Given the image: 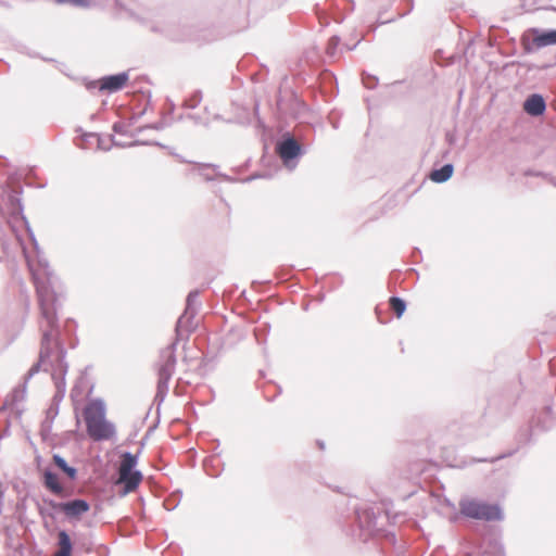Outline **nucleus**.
I'll list each match as a JSON object with an SVG mask.
<instances>
[{
    "label": "nucleus",
    "mask_w": 556,
    "mask_h": 556,
    "mask_svg": "<svg viewBox=\"0 0 556 556\" xmlns=\"http://www.w3.org/2000/svg\"><path fill=\"white\" fill-rule=\"evenodd\" d=\"M48 269V264H46L45 274L47 277L45 279L39 278L37 275L33 276L38 296L40 314L46 321V327L42 329L41 346L38 361L31 365L28 372L25 375L26 383L33 376L41 370L43 364L48 363L49 367L51 368V363L55 362V359L51 361L53 346L58 352V341L63 342L61 339V330L58 323V314L55 308L56 294L51 287L49 277L50 273ZM56 356L58 353L55 354V357Z\"/></svg>",
    "instance_id": "obj_1"
},
{
    "label": "nucleus",
    "mask_w": 556,
    "mask_h": 556,
    "mask_svg": "<svg viewBox=\"0 0 556 556\" xmlns=\"http://www.w3.org/2000/svg\"><path fill=\"white\" fill-rule=\"evenodd\" d=\"M200 291L194 289L191 290L186 298V306L182 314L176 321L175 325V340L163 349L160 353V363L157 364V382L156 392L153 402L160 406L167 393L168 384L175 372L177 357L176 350L177 344L180 341H188L191 332L193 331L192 320L195 317L200 303L198 298Z\"/></svg>",
    "instance_id": "obj_2"
},
{
    "label": "nucleus",
    "mask_w": 556,
    "mask_h": 556,
    "mask_svg": "<svg viewBox=\"0 0 556 556\" xmlns=\"http://www.w3.org/2000/svg\"><path fill=\"white\" fill-rule=\"evenodd\" d=\"M3 194L7 197V208H8V224L11 230L15 233L20 240L17 224L21 223L25 227L29 239L31 240L36 250H38V242L35 233L29 225L27 217L24 214V206L22 203L23 187L20 185V176L16 172L10 173L8 180L1 185Z\"/></svg>",
    "instance_id": "obj_3"
},
{
    "label": "nucleus",
    "mask_w": 556,
    "mask_h": 556,
    "mask_svg": "<svg viewBox=\"0 0 556 556\" xmlns=\"http://www.w3.org/2000/svg\"><path fill=\"white\" fill-rule=\"evenodd\" d=\"M84 419L88 435L97 441H110L116 437L114 422L106 419V405L103 399L90 400L84 409Z\"/></svg>",
    "instance_id": "obj_4"
},
{
    "label": "nucleus",
    "mask_w": 556,
    "mask_h": 556,
    "mask_svg": "<svg viewBox=\"0 0 556 556\" xmlns=\"http://www.w3.org/2000/svg\"><path fill=\"white\" fill-rule=\"evenodd\" d=\"M552 415V407L545 406L541 416L536 418V420L532 421L526 427H521L516 433L515 440L517 446L508 452L502 453L494 457H484V458H472V463H495L497 460L507 458L513 456L521 446L530 444L532 442L533 431L534 429H539L541 431H547L551 426L546 425L545 418H548Z\"/></svg>",
    "instance_id": "obj_5"
},
{
    "label": "nucleus",
    "mask_w": 556,
    "mask_h": 556,
    "mask_svg": "<svg viewBox=\"0 0 556 556\" xmlns=\"http://www.w3.org/2000/svg\"><path fill=\"white\" fill-rule=\"evenodd\" d=\"M460 514L469 519L483 521H502L504 511L500 504L488 503L476 498H463L459 501Z\"/></svg>",
    "instance_id": "obj_6"
},
{
    "label": "nucleus",
    "mask_w": 556,
    "mask_h": 556,
    "mask_svg": "<svg viewBox=\"0 0 556 556\" xmlns=\"http://www.w3.org/2000/svg\"><path fill=\"white\" fill-rule=\"evenodd\" d=\"M46 506L51 509L48 515L52 518L58 514H62L64 519L70 523H76L81 520L83 516L90 510V503L81 497H74L67 501H55L53 498H42Z\"/></svg>",
    "instance_id": "obj_7"
},
{
    "label": "nucleus",
    "mask_w": 556,
    "mask_h": 556,
    "mask_svg": "<svg viewBox=\"0 0 556 556\" xmlns=\"http://www.w3.org/2000/svg\"><path fill=\"white\" fill-rule=\"evenodd\" d=\"M523 54H533L539 50L556 45V28L529 27L520 37Z\"/></svg>",
    "instance_id": "obj_8"
},
{
    "label": "nucleus",
    "mask_w": 556,
    "mask_h": 556,
    "mask_svg": "<svg viewBox=\"0 0 556 556\" xmlns=\"http://www.w3.org/2000/svg\"><path fill=\"white\" fill-rule=\"evenodd\" d=\"M276 152L285 167L293 170L298 166L300 159L305 154L306 149L289 131H286L276 143Z\"/></svg>",
    "instance_id": "obj_9"
},
{
    "label": "nucleus",
    "mask_w": 556,
    "mask_h": 556,
    "mask_svg": "<svg viewBox=\"0 0 556 556\" xmlns=\"http://www.w3.org/2000/svg\"><path fill=\"white\" fill-rule=\"evenodd\" d=\"M66 350L63 342L58 341V356L55 362L51 363V378L54 382L55 393L53 400L62 402L66 392L65 377L68 371V364L65 359Z\"/></svg>",
    "instance_id": "obj_10"
},
{
    "label": "nucleus",
    "mask_w": 556,
    "mask_h": 556,
    "mask_svg": "<svg viewBox=\"0 0 556 556\" xmlns=\"http://www.w3.org/2000/svg\"><path fill=\"white\" fill-rule=\"evenodd\" d=\"M129 81V71L100 77V92L115 93L123 90Z\"/></svg>",
    "instance_id": "obj_11"
},
{
    "label": "nucleus",
    "mask_w": 556,
    "mask_h": 556,
    "mask_svg": "<svg viewBox=\"0 0 556 556\" xmlns=\"http://www.w3.org/2000/svg\"><path fill=\"white\" fill-rule=\"evenodd\" d=\"M546 100L543 94L534 92L530 93L523 101V111L532 117L543 116L546 112Z\"/></svg>",
    "instance_id": "obj_12"
},
{
    "label": "nucleus",
    "mask_w": 556,
    "mask_h": 556,
    "mask_svg": "<svg viewBox=\"0 0 556 556\" xmlns=\"http://www.w3.org/2000/svg\"><path fill=\"white\" fill-rule=\"evenodd\" d=\"M354 515L359 529L371 533L377 522L374 509L371 507H355Z\"/></svg>",
    "instance_id": "obj_13"
},
{
    "label": "nucleus",
    "mask_w": 556,
    "mask_h": 556,
    "mask_svg": "<svg viewBox=\"0 0 556 556\" xmlns=\"http://www.w3.org/2000/svg\"><path fill=\"white\" fill-rule=\"evenodd\" d=\"M40 481L46 490L52 494L60 495L64 491L63 484L59 481L58 475L49 467L39 469Z\"/></svg>",
    "instance_id": "obj_14"
},
{
    "label": "nucleus",
    "mask_w": 556,
    "mask_h": 556,
    "mask_svg": "<svg viewBox=\"0 0 556 556\" xmlns=\"http://www.w3.org/2000/svg\"><path fill=\"white\" fill-rule=\"evenodd\" d=\"M197 172L206 181H213L215 178H222L229 182L236 181L235 178L218 172V165L212 163H197Z\"/></svg>",
    "instance_id": "obj_15"
},
{
    "label": "nucleus",
    "mask_w": 556,
    "mask_h": 556,
    "mask_svg": "<svg viewBox=\"0 0 556 556\" xmlns=\"http://www.w3.org/2000/svg\"><path fill=\"white\" fill-rule=\"evenodd\" d=\"M143 479V475L140 470H122L121 481L124 485V490L121 492L122 496L134 492Z\"/></svg>",
    "instance_id": "obj_16"
},
{
    "label": "nucleus",
    "mask_w": 556,
    "mask_h": 556,
    "mask_svg": "<svg viewBox=\"0 0 556 556\" xmlns=\"http://www.w3.org/2000/svg\"><path fill=\"white\" fill-rule=\"evenodd\" d=\"M454 174V165L445 163L438 168H432L429 178L435 184H444L451 179Z\"/></svg>",
    "instance_id": "obj_17"
},
{
    "label": "nucleus",
    "mask_w": 556,
    "mask_h": 556,
    "mask_svg": "<svg viewBox=\"0 0 556 556\" xmlns=\"http://www.w3.org/2000/svg\"><path fill=\"white\" fill-rule=\"evenodd\" d=\"M53 465L64 473L71 481H76L78 476V470L74 466L68 465L66 459L60 454L52 455Z\"/></svg>",
    "instance_id": "obj_18"
},
{
    "label": "nucleus",
    "mask_w": 556,
    "mask_h": 556,
    "mask_svg": "<svg viewBox=\"0 0 556 556\" xmlns=\"http://www.w3.org/2000/svg\"><path fill=\"white\" fill-rule=\"evenodd\" d=\"M58 546L55 556H73V542L70 533L64 529L58 531Z\"/></svg>",
    "instance_id": "obj_19"
},
{
    "label": "nucleus",
    "mask_w": 556,
    "mask_h": 556,
    "mask_svg": "<svg viewBox=\"0 0 556 556\" xmlns=\"http://www.w3.org/2000/svg\"><path fill=\"white\" fill-rule=\"evenodd\" d=\"M26 384L27 383L24 381L22 389L16 388L8 395L3 406L0 407V412L7 409L8 406H14L24 399L26 392Z\"/></svg>",
    "instance_id": "obj_20"
},
{
    "label": "nucleus",
    "mask_w": 556,
    "mask_h": 556,
    "mask_svg": "<svg viewBox=\"0 0 556 556\" xmlns=\"http://www.w3.org/2000/svg\"><path fill=\"white\" fill-rule=\"evenodd\" d=\"M389 305L393 309L394 315L397 318H401L404 315L406 307H407L406 301L396 295L390 296Z\"/></svg>",
    "instance_id": "obj_21"
},
{
    "label": "nucleus",
    "mask_w": 556,
    "mask_h": 556,
    "mask_svg": "<svg viewBox=\"0 0 556 556\" xmlns=\"http://www.w3.org/2000/svg\"><path fill=\"white\" fill-rule=\"evenodd\" d=\"M140 454H141V448H139L136 454H134L129 451H125L122 454V457L125 462L123 470H137L136 466L138 465Z\"/></svg>",
    "instance_id": "obj_22"
},
{
    "label": "nucleus",
    "mask_w": 556,
    "mask_h": 556,
    "mask_svg": "<svg viewBox=\"0 0 556 556\" xmlns=\"http://www.w3.org/2000/svg\"><path fill=\"white\" fill-rule=\"evenodd\" d=\"M110 140L112 142V146L117 148H127V147H137V146H157V147H164L162 143L157 141H141V140H134L129 143H125L122 141H118L115 139L113 135H110Z\"/></svg>",
    "instance_id": "obj_23"
},
{
    "label": "nucleus",
    "mask_w": 556,
    "mask_h": 556,
    "mask_svg": "<svg viewBox=\"0 0 556 556\" xmlns=\"http://www.w3.org/2000/svg\"><path fill=\"white\" fill-rule=\"evenodd\" d=\"M203 93L200 89L194 90L191 96L185 100L184 106L187 109H195L202 101Z\"/></svg>",
    "instance_id": "obj_24"
},
{
    "label": "nucleus",
    "mask_w": 556,
    "mask_h": 556,
    "mask_svg": "<svg viewBox=\"0 0 556 556\" xmlns=\"http://www.w3.org/2000/svg\"><path fill=\"white\" fill-rule=\"evenodd\" d=\"M114 2H115L116 8H118V9H121V10H124L125 12H127V13H128V15H129L131 18H134L136 22H138V23H139V24H141V25H147L148 20H147L146 17H143V16H141V15H139V14H137L136 12H134V10H131V9L127 8L126 5H124V4L122 3V1H121V0H114Z\"/></svg>",
    "instance_id": "obj_25"
},
{
    "label": "nucleus",
    "mask_w": 556,
    "mask_h": 556,
    "mask_svg": "<svg viewBox=\"0 0 556 556\" xmlns=\"http://www.w3.org/2000/svg\"><path fill=\"white\" fill-rule=\"evenodd\" d=\"M215 460H216L215 456L206 457L203 460V467H204L206 475L216 478L220 475V470L215 467V465H214Z\"/></svg>",
    "instance_id": "obj_26"
},
{
    "label": "nucleus",
    "mask_w": 556,
    "mask_h": 556,
    "mask_svg": "<svg viewBox=\"0 0 556 556\" xmlns=\"http://www.w3.org/2000/svg\"><path fill=\"white\" fill-rule=\"evenodd\" d=\"M362 83L367 89H375L379 84V78L367 72H362Z\"/></svg>",
    "instance_id": "obj_27"
},
{
    "label": "nucleus",
    "mask_w": 556,
    "mask_h": 556,
    "mask_svg": "<svg viewBox=\"0 0 556 556\" xmlns=\"http://www.w3.org/2000/svg\"><path fill=\"white\" fill-rule=\"evenodd\" d=\"M270 330V325L268 323H265L262 328L255 329L254 333L256 337V341L258 344H264L266 341V334Z\"/></svg>",
    "instance_id": "obj_28"
},
{
    "label": "nucleus",
    "mask_w": 556,
    "mask_h": 556,
    "mask_svg": "<svg viewBox=\"0 0 556 556\" xmlns=\"http://www.w3.org/2000/svg\"><path fill=\"white\" fill-rule=\"evenodd\" d=\"M53 421L43 419L40 425V435L43 440L49 439L52 431Z\"/></svg>",
    "instance_id": "obj_29"
},
{
    "label": "nucleus",
    "mask_w": 556,
    "mask_h": 556,
    "mask_svg": "<svg viewBox=\"0 0 556 556\" xmlns=\"http://www.w3.org/2000/svg\"><path fill=\"white\" fill-rule=\"evenodd\" d=\"M112 130L115 132V134H118V135H123V136H130L132 137L134 135L130 134L128 131V127L126 125V123L124 121L122 122H115L112 126Z\"/></svg>",
    "instance_id": "obj_30"
},
{
    "label": "nucleus",
    "mask_w": 556,
    "mask_h": 556,
    "mask_svg": "<svg viewBox=\"0 0 556 556\" xmlns=\"http://www.w3.org/2000/svg\"><path fill=\"white\" fill-rule=\"evenodd\" d=\"M170 123H168L167 121H165V115H163L162 119L159 121V122H155V123H152V124H149V125H146L143 127H140L138 129V131H141L142 129L144 128H150V129H155V130H163L164 128H166L167 126H169Z\"/></svg>",
    "instance_id": "obj_31"
},
{
    "label": "nucleus",
    "mask_w": 556,
    "mask_h": 556,
    "mask_svg": "<svg viewBox=\"0 0 556 556\" xmlns=\"http://www.w3.org/2000/svg\"><path fill=\"white\" fill-rule=\"evenodd\" d=\"M59 4H72L73 7L77 8H88L90 5L89 0H55Z\"/></svg>",
    "instance_id": "obj_32"
},
{
    "label": "nucleus",
    "mask_w": 556,
    "mask_h": 556,
    "mask_svg": "<svg viewBox=\"0 0 556 556\" xmlns=\"http://www.w3.org/2000/svg\"><path fill=\"white\" fill-rule=\"evenodd\" d=\"M146 111H147V108H144L143 110H141L138 113H134V114L127 116L124 119V122L126 123L127 127L129 128L132 125H135L137 123V121L144 115Z\"/></svg>",
    "instance_id": "obj_33"
},
{
    "label": "nucleus",
    "mask_w": 556,
    "mask_h": 556,
    "mask_svg": "<svg viewBox=\"0 0 556 556\" xmlns=\"http://www.w3.org/2000/svg\"><path fill=\"white\" fill-rule=\"evenodd\" d=\"M187 118L193 121L194 124H201L204 127L210 128V122L207 119L202 118L200 115L188 114Z\"/></svg>",
    "instance_id": "obj_34"
},
{
    "label": "nucleus",
    "mask_w": 556,
    "mask_h": 556,
    "mask_svg": "<svg viewBox=\"0 0 556 556\" xmlns=\"http://www.w3.org/2000/svg\"><path fill=\"white\" fill-rule=\"evenodd\" d=\"M271 175L267 172H264V173H257V174H253L247 178H243L241 181L242 182H250L252 180H255V179H258V178H270Z\"/></svg>",
    "instance_id": "obj_35"
},
{
    "label": "nucleus",
    "mask_w": 556,
    "mask_h": 556,
    "mask_svg": "<svg viewBox=\"0 0 556 556\" xmlns=\"http://www.w3.org/2000/svg\"><path fill=\"white\" fill-rule=\"evenodd\" d=\"M100 78L96 80L85 79V87L87 90L92 91L94 89L99 90Z\"/></svg>",
    "instance_id": "obj_36"
},
{
    "label": "nucleus",
    "mask_w": 556,
    "mask_h": 556,
    "mask_svg": "<svg viewBox=\"0 0 556 556\" xmlns=\"http://www.w3.org/2000/svg\"><path fill=\"white\" fill-rule=\"evenodd\" d=\"M338 43H339V37L338 36H333V37L330 38L329 43H328V49H327L329 54H333L334 53Z\"/></svg>",
    "instance_id": "obj_37"
},
{
    "label": "nucleus",
    "mask_w": 556,
    "mask_h": 556,
    "mask_svg": "<svg viewBox=\"0 0 556 556\" xmlns=\"http://www.w3.org/2000/svg\"><path fill=\"white\" fill-rule=\"evenodd\" d=\"M525 176L527 177H544L545 174L543 172L534 170V169H527L525 172Z\"/></svg>",
    "instance_id": "obj_38"
},
{
    "label": "nucleus",
    "mask_w": 556,
    "mask_h": 556,
    "mask_svg": "<svg viewBox=\"0 0 556 556\" xmlns=\"http://www.w3.org/2000/svg\"><path fill=\"white\" fill-rule=\"evenodd\" d=\"M58 412H55V408L54 409H51L50 407H48V409L46 410V417L45 419H48V420H51V421H54L55 417L58 416Z\"/></svg>",
    "instance_id": "obj_39"
},
{
    "label": "nucleus",
    "mask_w": 556,
    "mask_h": 556,
    "mask_svg": "<svg viewBox=\"0 0 556 556\" xmlns=\"http://www.w3.org/2000/svg\"><path fill=\"white\" fill-rule=\"evenodd\" d=\"M178 503H179V500H177V501L166 500V501L164 502V507H165L167 510H173V509H175V508L177 507Z\"/></svg>",
    "instance_id": "obj_40"
},
{
    "label": "nucleus",
    "mask_w": 556,
    "mask_h": 556,
    "mask_svg": "<svg viewBox=\"0 0 556 556\" xmlns=\"http://www.w3.org/2000/svg\"><path fill=\"white\" fill-rule=\"evenodd\" d=\"M154 430V427H150L149 430L147 431L146 435L142 438V440L140 441V448L142 450L144 444H146V440L148 439L149 434Z\"/></svg>",
    "instance_id": "obj_41"
},
{
    "label": "nucleus",
    "mask_w": 556,
    "mask_h": 556,
    "mask_svg": "<svg viewBox=\"0 0 556 556\" xmlns=\"http://www.w3.org/2000/svg\"><path fill=\"white\" fill-rule=\"evenodd\" d=\"M167 102H168V104H169V109L167 110V112H166V113H164V114H163V115H165V117H166L167 115H172V114H173V112H174V109H175V104H174V102H173V101H170L169 99H167Z\"/></svg>",
    "instance_id": "obj_42"
},
{
    "label": "nucleus",
    "mask_w": 556,
    "mask_h": 556,
    "mask_svg": "<svg viewBox=\"0 0 556 556\" xmlns=\"http://www.w3.org/2000/svg\"><path fill=\"white\" fill-rule=\"evenodd\" d=\"M60 404H61V402H59V401H55V400L51 399V404H50V406H49V407H50L51 409H54V408H55V412H58V413H59Z\"/></svg>",
    "instance_id": "obj_43"
},
{
    "label": "nucleus",
    "mask_w": 556,
    "mask_h": 556,
    "mask_svg": "<svg viewBox=\"0 0 556 556\" xmlns=\"http://www.w3.org/2000/svg\"><path fill=\"white\" fill-rule=\"evenodd\" d=\"M141 92H142L143 98L147 99V103L150 104L151 97H152L151 91L150 90H146V91H141Z\"/></svg>",
    "instance_id": "obj_44"
},
{
    "label": "nucleus",
    "mask_w": 556,
    "mask_h": 556,
    "mask_svg": "<svg viewBox=\"0 0 556 556\" xmlns=\"http://www.w3.org/2000/svg\"><path fill=\"white\" fill-rule=\"evenodd\" d=\"M66 327L68 328L70 331H74V329L76 327L75 320L68 319L66 321Z\"/></svg>",
    "instance_id": "obj_45"
},
{
    "label": "nucleus",
    "mask_w": 556,
    "mask_h": 556,
    "mask_svg": "<svg viewBox=\"0 0 556 556\" xmlns=\"http://www.w3.org/2000/svg\"><path fill=\"white\" fill-rule=\"evenodd\" d=\"M329 279H337V283L341 285L343 282V279L340 275L333 274L329 277Z\"/></svg>",
    "instance_id": "obj_46"
},
{
    "label": "nucleus",
    "mask_w": 556,
    "mask_h": 556,
    "mask_svg": "<svg viewBox=\"0 0 556 556\" xmlns=\"http://www.w3.org/2000/svg\"><path fill=\"white\" fill-rule=\"evenodd\" d=\"M89 136H94V137L98 138V140H99V149H102L104 151H108L110 149V148H104V147L101 146V138H100V136L98 134H90Z\"/></svg>",
    "instance_id": "obj_47"
},
{
    "label": "nucleus",
    "mask_w": 556,
    "mask_h": 556,
    "mask_svg": "<svg viewBox=\"0 0 556 556\" xmlns=\"http://www.w3.org/2000/svg\"><path fill=\"white\" fill-rule=\"evenodd\" d=\"M213 119L214 121H222V122H226V119L220 115V114H214L213 115ZM230 121H227V123H229Z\"/></svg>",
    "instance_id": "obj_48"
},
{
    "label": "nucleus",
    "mask_w": 556,
    "mask_h": 556,
    "mask_svg": "<svg viewBox=\"0 0 556 556\" xmlns=\"http://www.w3.org/2000/svg\"><path fill=\"white\" fill-rule=\"evenodd\" d=\"M407 2V12H412L414 8V0H406Z\"/></svg>",
    "instance_id": "obj_49"
},
{
    "label": "nucleus",
    "mask_w": 556,
    "mask_h": 556,
    "mask_svg": "<svg viewBox=\"0 0 556 556\" xmlns=\"http://www.w3.org/2000/svg\"><path fill=\"white\" fill-rule=\"evenodd\" d=\"M446 140L450 144L454 143V137L450 132L446 134Z\"/></svg>",
    "instance_id": "obj_50"
},
{
    "label": "nucleus",
    "mask_w": 556,
    "mask_h": 556,
    "mask_svg": "<svg viewBox=\"0 0 556 556\" xmlns=\"http://www.w3.org/2000/svg\"><path fill=\"white\" fill-rule=\"evenodd\" d=\"M7 164H8V160L4 156L0 155V166H4Z\"/></svg>",
    "instance_id": "obj_51"
},
{
    "label": "nucleus",
    "mask_w": 556,
    "mask_h": 556,
    "mask_svg": "<svg viewBox=\"0 0 556 556\" xmlns=\"http://www.w3.org/2000/svg\"><path fill=\"white\" fill-rule=\"evenodd\" d=\"M317 445H318V447H319L320 450H324V448H325V443H324V441L318 440V441H317Z\"/></svg>",
    "instance_id": "obj_52"
},
{
    "label": "nucleus",
    "mask_w": 556,
    "mask_h": 556,
    "mask_svg": "<svg viewBox=\"0 0 556 556\" xmlns=\"http://www.w3.org/2000/svg\"><path fill=\"white\" fill-rule=\"evenodd\" d=\"M36 463H37V466H38V470L41 469L40 468V463H41V457L40 456L36 457Z\"/></svg>",
    "instance_id": "obj_53"
},
{
    "label": "nucleus",
    "mask_w": 556,
    "mask_h": 556,
    "mask_svg": "<svg viewBox=\"0 0 556 556\" xmlns=\"http://www.w3.org/2000/svg\"><path fill=\"white\" fill-rule=\"evenodd\" d=\"M349 8H350V9H349L350 11H353V10H354V8H355V3H354V1H350Z\"/></svg>",
    "instance_id": "obj_54"
},
{
    "label": "nucleus",
    "mask_w": 556,
    "mask_h": 556,
    "mask_svg": "<svg viewBox=\"0 0 556 556\" xmlns=\"http://www.w3.org/2000/svg\"><path fill=\"white\" fill-rule=\"evenodd\" d=\"M151 29H152V31H157L159 30L157 27H155V26H153Z\"/></svg>",
    "instance_id": "obj_55"
},
{
    "label": "nucleus",
    "mask_w": 556,
    "mask_h": 556,
    "mask_svg": "<svg viewBox=\"0 0 556 556\" xmlns=\"http://www.w3.org/2000/svg\"><path fill=\"white\" fill-rule=\"evenodd\" d=\"M0 5H5V2L3 0H0Z\"/></svg>",
    "instance_id": "obj_56"
},
{
    "label": "nucleus",
    "mask_w": 556,
    "mask_h": 556,
    "mask_svg": "<svg viewBox=\"0 0 556 556\" xmlns=\"http://www.w3.org/2000/svg\"><path fill=\"white\" fill-rule=\"evenodd\" d=\"M358 43H359V41L357 43L353 45V47L351 49H355Z\"/></svg>",
    "instance_id": "obj_57"
},
{
    "label": "nucleus",
    "mask_w": 556,
    "mask_h": 556,
    "mask_svg": "<svg viewBox=\"0 0 556 556\" xmlns=\"http://www.w3.org/2000/svg\"><path fill=\"white\" fill-rule=\"evenodd\" d=\"M204 111H205L206 113H210V110L207 109V106H205V108H204Z\"/></svg>",
    "instance_id": "obj_58"
},
{
    "label": "nucleus",
    "mask_w": 556,
    "mask_h": 556,
    "mask_svg": "<svg viewBox=\"0 0 556 556\" xmlns=\"http://www.w3.org/2000/svg\"><path fill=\"white\" fill-rule=\"evenodd\" d=\"M215 442H216V447H218L219 446V440H216Z\"/></svg>",
    "instance_id": "obj_59"
},
{
    "label": "nucleus",
    "mask_w": 556,
    "mask_h": 556,
    "mask_svg": "<svg viewBox=\"0 0 556 556\" xmlns=\"http://www.w3.org/2000/svg\"><path fill=\"white\" fill-rule=\"evenodd\" d=\"M303 308L306 311L308 308V304H305Z\"/></svg>",
    "instance_id": "obj_60"
},
{
    "label": "nucleus",
    "mask_w": 556,
    "mask_h": 556,
    "mask_svg": "<svg viewBox=\"0 0 556 556\" xmlns=\"http://www.w3.org/2000/svg\"><path fill=\"white\" fill-rule=\"evenodd\" d=\"M500 552H501V554H503V552H504L503 546H500Z\"/></svg>",
    "instance_id": "obj_61"
}]
</instances>
